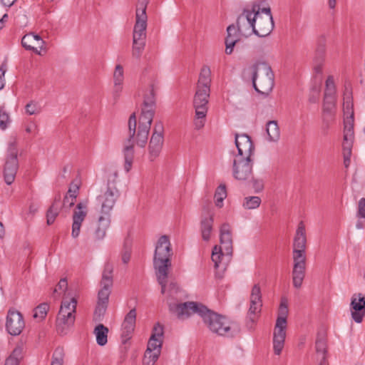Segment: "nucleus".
Masks as SVG:
<instances>
[{"label": "nucleus", "mask_w": 365, "mask_h": 365, "mask_svg": "<svg viewBox=\"0 0 365 365\" xmlns=\"http://www.w3.org/2000/svg\"><path fill=\"white\" fill-rule=\"evenodd\" d=\"M144 108L142 109L137 128L135 113H133L128 119V135L123 143V153L125 159L124 168L129 172L132 168L134 158V144L144 148L148 142L150 126L155 115L154 106L155 105V93L153 87L150 89L143 101Z\"/></svg>", "instance_id": "nucleus-1"}, {"label": "nucleus", "mask_w": 365, "mask_h": 365, "mask_svg": "<svg viewBox=\"0 0 365 365\" xmlns=\"http://www.w3.org/2000/svg\"><path fill=\"white\" fill-rule=\"evenodd\" d=\"M169 310L176 314L179 319H184L191 314H197L209 329L217 335L234 337L240 332V326L238 323L230 322L225 317L209 309L201 303L187 302L184 303L168 302Z\"/></svg>", "instance_id": "nucleus-2"}, {"label": "nucleus", "mask_w": 365, "mask_h": 365, "mask_svg": "<svg viewBox=\"0 0 365 365\" xmlns=\"http://www.w3.org/2000/svg\"><path fill=\"white\" fill-rule=\"evenodd\" d=\"M173 250L168 236L162 235L158 240L154 257L153 267L158 282L161 286V293H166V284L168 277V269L171 267Z\"/></svg>", "instance_id": "nucleus-3"}, {"label": "nucleus", "mask_w": 365, "mask_h": 365, "mask_svg": "<svg viewBox=\"0 0 365 365\" xmlns=\"http://www.w3.org/2000/svg\"><path fill=\"white\" fill-rule=\"evenodd\" d=\"M306 230L302 221L299 222L293 242V260L292 270L293 285L296 288L302 286L305 276L306 268Z\"/></svg>", "instance_id": "nucleus-4"}, {"label": "nucleus", "mask_w": 365, "mask_h": 365, "mask_svg": "<svg viewBox=\"0 0 365 365\" xmlns=\"http://www.w3.org/2000/svg\"><path fill=\"white\" fill-rule=\"evenodd\" d=\"M252 84L255 91L267 96L273 89L274 75L269 64L265 62L252 66Z\"/></svg>", "instance_id": "nucleus-5"}, {"label": "nucleus", "mask_w": 365, "mask_h": 365, "mask_svg": "<svg viewBox=\"0 0 365 365\" xmlns=\"http://www.w3.org/2000/svg\"><path fill=\"white\" fill-rule=\"evenodd\" d=\"M76 306L77 300L75 298H72L69 301L63 300L61 302L56 320V331L59 334H66L74 324Z\"/></svg>", "instance_id": "nucleus-6"}, {"label": "nucleus", "mask_w": 365, "mask_h": 365, "mask_svg": "<svg viewBox=\"0 0 365 365\" xmlns=\"http://www.w3.org/2000/svg\"><path fill=\"white\" fill-rule=\"evenodd\" d=\"M117 173H113L108 176L106 191L97 197V201L101 204V213L104 216H110L117 199L120 195L119 190L115 186Z\"/></svg>", "instance_id": "nucleus-7"}, {"label": "nucleus", "mask_w": 365, "mask_h": 365, "mask_svg": "<svg viewBox=\"0 0 365 365\" xmlns=\"http://www.w3.org/2000/svg\"><path fill=\"white\" fill-rule=\"evenodd\" d=\"M210 92V88L197 87L193 99V106L195 110V126L196 129H200L205 125Z\"/></svg>", "instance_id": "nucleus-8"}, {"label": "nucleus", "mask_w": 365, "mask_h": 365, "mask_svg": "<svg viewBox=\"0 0 365 365\" xmlns=\"http://www.w3.org/2000/svg\"><path fill=\"white\" fill-rule=\"evenodd\" d=\"M255 24L254 34L259 37L267 36L274 28V22L269 7L260 8L254 13Z\"/></svg>", "instance_id": "nucleus-9"}, {"label": "nucleus", "mask_w": 365, "mask_h": 365, "mask_svg": "<svg viewBox=\"0 0 365 365\" xmlns=\"http://www.w3.org/2000/svg\"><path fill=\"white\" fill-rule=\"evenodd\" d=\"M259 9V4L254 3L251 9L246 8L237 19V34L248 36L254 33L256 19L254 17L255 11Z\"/></svg>", "instance_id": "nucleus-10"}, {"label": "nucleus", "mask_w": 365, "mask_h": 365, "mask_svg": "<svg viewBox=\"0 0 365 365\" xmlns=\"http://www.w3.org/2000/svg\"><path fill=\"white\" fill-rule=\"evenodd\" d=\"M149 0H138L135 11V24L133 28V39L146 40V29L148 16L146 9Z\"/></svg>", "instance_id": "nucleus-11"}, {"label": "nucleus", "mask_w": 365, "mask_h": 365, "mask_svg": "<svg viewBox=\"0 0 365 365\" xmlns=\"http://www.w3.org/2000/svg\"><path fill=\"white\" fill-rule=\"evenodd\" d=\"M19 168L18 150L15 142L10 143L8 154L4 168V178L7 185H11L15 180Z\"/></svg>", "instance_id": "nucleus-12"}, {"label": "nucleus", "mask_w": 365, "mask_h": 365, "mask_svg": "<svg viewBox=\"0 0 365 365\" xmlns=\"http://www.w3.org/2000/svg\"><path fill=\"white\" fill-rule=\"evenodd\" d=\"M164 126L162 121L155 123L153 133L149 142V160L154 161L160 155L164 142Z\"/></svg>", "instance_id": "nucleus-13"}, {"label": "nucleus", "mask_w": 365, "mask_h": 365, "mask_svg": "<svg viewBox=\"0 0 365 365\" xmlns=\"http://www.w3.org/2000/svg\"><path fill=\"white\" fill-rule=\"evenodd\" d=\"M113 265L110 262L106 263L102 274L101 284L102 288L98 292V302L108 304L110 294V287L113 286Z\"/></svg>", "instance_id": "nucleus-14"}, {"label": "nucleus", "mask_w": 365, "mask_h": 365, "mask_svg": "<svg viewBox=\"0 0 365 365\" xmlns=\"http://www.w3.org/2000/svg\"><path fill=\"white\" fill-rule=\"evenodd\" d=\"M253 160L250 158L236 157L233 162V176L238 180H247L252 173Z\"/></svg>", "instance_id": "nucleus-15"}, {"label": "nucleus", "mask_w": 365, "mask_h": 365, "mask_svg": "<svg viewBox=\"0 0 365 365\" xmlns=\"http://www.w3.org/2000/svg\"><path fill=\"white\" fill-rule=\"evenodd\" d=\"M214 212L211 202L203 206L200 220V232L204 241H209L212 230L214 222Z\"/></svg>", "instance_id": "nucleus-16"}, {"label": "nucleus", "mask_w": 365, "mask_h": 365, "mask_svg": "<svg viewBox=\"0 0 365 365\" xmlns=\"http://www.w3.org/2000/svg\"><path fill=\"white\" fill-rule=\"evenodd\" d=\"M250 302L247 315L251 322L255 323L262 307L261 289L258 284H255L252 288Z\"/></svg>", "instance_id": "nucleus-17"}, {"label": "nucleus", "mask_w": 365, "mask_h": 365, "mask_svg": "<svg viewBox=\"0 0 365 365\" xmlns=\"http://www.w3.org/2000/svg\"><path fill=\"white\" fill-rule=\"evenodd\" d=\"M25 327L23 315L17 310L9 309L6 317V329L12 336L19 335Z\"/></svg>", "instance_id": "nucleus-18"}, {"label": "nucleus", "mask_w": 365, "mask_h": 365, "mask_svg": "<svg viewBox=\"0 0 365 365\" xmlns=\"http://www.w3.org/2000/svg\"><path fill=\"white\" fill-rule=\"evenodd\" d=\"M235 145L238 154L236 157L252 158L255 147L251 138L247 134H236Z\"/></svg>", "instance_id": "nucleus-19"}, {"label": "nucleus", "mask_w": 365, "mask_h": 365, "mask_svg": "<svg viewBox=\"0 0 365 365\" xmlns=\"http://www.w3.org/2000/svg\"><path fill=\"white\" fill-rule=\"evenodd\" d=\"M88 213V209L86 204L79 202L77 204L73 210L72 220V232L71 235L73 238H76L80 235L81 227Z\"/></svg>", "instance_id": "nucleus-20"}, {"label": "nucleus", "mask_w": 365, "mask_h": 365, "mask_svg": "<svg viewBox=\"0 0 365 365\" xmlns=\"http://www.w3.org/2000/svg\"><path fill=\"white\" fill-rule=\"evenodd\" d=\"M350 307L352 319L356 323H361L365 316V297L361 293L353 294Z\"/></svg>", "instance_id": "nucleus-21"}, {"label": "nucleus", "mask_w": 365, "mask_h": 365, "mask_svg": "<svg viewBox=\"0 0 365 365\" xmlns=\"http://www.w3.org/2000/svg\"><path fill=\"white\" fill-rule=\"evenodd\" d=\"M136 322V310L132 309L125 315V319L122 324V334L121 337L123 341L125 343L130 339L132 334L134 331Z\"/></svg>", "instance_id": "nucleus-22"}, {"label": "nucleus", "mask_w": 365, "mask_h": 365, "mask_svg": "<svg viewBox=\"0 0 365 365\" xmlns=\"http://www.w3.org/2000/svg\"><path fill=\"white\" fill-rule=\"evenodd\" d=\"M321 44L316 51L315 57L314 58V78L321 83L322 80V66L325 57V38L322 37Z\"/></svg>", "instance_id": "nucleus-23"}, {"label": "nucleus", "mask_w": 365, "mask_h": 365, "mask_svg": "<svg viewBox=\"0 0 365 365\" xmlns=\"http://www.w3.org/2000/svg\"><path fill=\"white\" fill-rule=\"evenodd\" d=\"M163 327L157 323L153 328L152 334L148 343L147 349L160 351L163 339Z\"/></svg>", "instance_id": "nucleus-24"}, {"label": "nucleus", "mask_w": 365, "mask_h": 365, "mask_svg": "<svg viewBox=\"0 0 365 365\" xmlns=\"http://www.w3.org/2000/svg\"><path fill=\"white\" fill-rule=\"evenodd\" d=\"M286 328L285 325H279L277 327L275 324L274 334H273V349L276 355H279L282 351L286 338Z\"/></svg>", "instance_id": "nucleus-25"}, {"label": "nucleus", "mask_w": 365, "mask_h": 365, "mask_svg": "<svg viewBox=\"0 0 365 365\" xmlns=\"http://www.w3.org/2000/svg\"><path fill=\"white\" fill-rule=\"evenodd\" d=\"M227 36L225 42L226 46L225 53L227 55H230L236 43L240 40V37L237 34L236 27L234 24H231L227 28Z\"/></svg>", "instance_id": "nucleus-26"}, {"label": "nucleus", "mask_w": 365, "mask_h": 365, "mask_svg": "<svg viewBox=\"0 0 365 365\" xmlns=\"http://www.w3.org/2000/svg\"><path fill=\"white\" fill-rule=\"evenodd\" d=\"M335 103L323 104L322 108V128L327 130L330 123L334 121L335 116Z\"/></svg>", "instance_id": "nucleus-27"}, {"label": "nucleus", "mask_w": 365, "mask_h": 365, "mask_svg": "<svg viewBox=\"0 0 365 365\" xmlns=\"http://www.w3.org/2000/svg\"><path fill=\"white\" fill-rule=\"evenodd\" d=\"M61 200V195L57 194L55 196L51 205L49 207L46 212L47 224L48 225H52L54 222L56 217L59 214V212L62 207Z\"/></svg>", "instance_id": "nucleus-28"}, {"label": "nucleus", "mask_w": 365, "mask_h": 365, "mask_svg": "<svg viewBox=\"0 0 365 365\" xmlns=\"http://www.w3.org/2000/svg\"><path fill=\"white\" fill-rule=\"evenodd\" d=\"M354 139V125H344V142H343V154H351V148Z\"/></svg>", "instance_id": "nucleus-29"}, {"label": "nucleus", "mask_w": 365, "mask_h": 365, "mask_svg": "<svg viewBox=\"0 0 365 365\" xmlns=\"http://www.w3.org/2000/svg\"><path fill=\"white\" fill-rule=\"evenodd\" d=\"M123 68L121 65H116L113 73L114 88L113 96L118 98L122 91V84L123 82Z\"/></svg>", "instance_id": "nucleus-30"}, {"label": "nucleus", "mask_w": 365, "mask_h": 365, "mask_svg": "<svg viewBox=\"0 0 365 365\" xmlns=\"http://www.w3.org/2000/svg\"><path fill=\"white\" fill-rule=\"evenodd\" d=\"M110 216L101 215L98 218V226L94 232V237L96 240H103L106 234V230L110 226Z\"/></svg>", "instance_id": "nucleus-31"}, {"label": "nucleus", "mask_w": 365, "mask_h": 365, "mask_svg": "<svg viewBox=\"0 0 365 365\" xmlns=\"http://www.w3.org/2000/svg\"><path fill=\"white\" fill-rule=\"evenodd\" d=\"M288 313L289 309L287 299L285 297H282L281 299L280 304L278 309V314L275 324L277 325V327H279V325L287 326V318L288 316Z\"/></svg>", "instance_id": "nucleus-32"}, {"label": "nucleus", "mask_w": 365, "mask_h": 365, "mask_svg": "<svg viewBox=\"0 0 365 365\" xmlns=\"http://www.w3.org/2000/svg\"><path fill=\"white\" fill-rule=\"evenodd\" d=\"M316 351L318 355H321V360L319 365H327V341L324 336H318L315 344Z\"/></svg>", "instance_id": "nucleus-33"}, {"label": "nucleus", "mask_w": 365, "mask_h": 365, "mask_svg": "<svg viewBox=\"0 0 365 365\" xmlns=\"http://www.w3.org/2000/svg\"><path fill=\"white\" fill-rule=\"evenodd\" d=\"M210 83H211L210 68L207 66H204L201 68L197 87H200V88L206 87L207 88H210Z\"/></svg>", "instance_id": "nucleus-34"}, {"label": "nucleus", "mask_w": 365, "mask_h": 365, "mask_svg": "<svg viewBox=\"0 0 365 365\" xmlns=\"http://www.w3.org/2000/svg\"><path fill=\"white\" fill-rule=\"evenodd\" d=\"M96 336V342L100 346H104L108 341V329L103 324L97 325L94 329Z\"/></svg>", "instance_id": "nucleus-35"}, {"label": "nucleus", "mask_w": 365, "mask_h": 365, "mask_svg": "<svg viewBox=\"0 0 365 365\" xmlns=\"http://www.w3.org/2000/svg\"><path fill=\"white\" fill-rule=\"evenodd\" d=\"M267 133L269 141L276 142L279 139L280 131L276 120H270L267 123Z\"/></svg>", "instance_id": "nucleus-36"}, {"label": "nucleus", "mask_w": 365, "mask_h": 365, "mask_svg": "<svg viewBox=\"0 0 365 365\" xmlns=\"http://www.w3.org/2000/svg\"><path fill=\"white\" fill-rule=\"evenodd\" d=\"M23 358V349L18 346L14 349L11 355L6 359L4 365H19Z\"/></svg>", "instance_id": "nucleus-37"}, {"label": "nucleus", "mask_w": 365, "mask_h": 365, "mask_svg": "<svg viewBox=\"0 0 365 365\" xmlns=\"http://www.w3.org/2000/svg\"><path fill=\"white\" fill-rule=\"evenodd\" d=\"M225 256H226V255L223 252L221 246L215 245L213 247L212 260L214 262L215 269H218L222 266Z\"/></svg>", "instance_id": "nucleus-38"}, {"label": "nucleus", "mask_w": 365, "mask_h": 365, "mask_svg": "<svg viewBox=\"0 0 365 365\" xmlns=\"http://www.w3.org/2000/svg\"><path fill=\"white\" fill-rule=\"evenodd\" d=\"M145 43L146 40L145 39L133 38L132 56L133 58H140L145 49Z\"/></svg>", "instance_id": "nucleus-39"}, {"label": "nucleus", "mask_w": 365, "mask_h": 365, "mask_svg": "<svg viewBox=\"0 0 365 365\" xmlns=\"http://www.w3.org/2000/svg\"><path fill=\"white\" fill-rule=\"evenodd\" d=\"M35 38L33 37V33H29L26 35H24L21 39V45L22 46L28 50V51H32L38 54L40 53L37 50V48L35 47Z\"/></svg>", "instance_id": "nucleus-40"}, {"label": "nucleus", "mask_w": 365, "mask_h": 365, "mask_svg": "<svg viewBox=\"0 0 365 365\" xmlns=\"http://www.w3.org/2000/svg\"><path fill=\"white\" fill-rule=\"evenodd\" d=\"M160 354V351H151L146 349L143 363V365H154Z\"/></svg>", "instance_id": "nucleus-41"}, {"label": "nucleus", "mask_w": 365, "mask_h": 365, "mask_svg": "<svg viewBox=\"0 0 365 365\" xmlns=\"http://www.w3.org/2000/svg\"><path fill=\"white\" fill-rule=\"evenodd\" d=\"M261 202V198L258 196L246 197L244 198L242 206L247 210L256 209L260 205Z\"/></svg>", "instance_id": "nucleus-42"}, {"label": "nucleus", "mask_w": 365, "mask_h": 365, "mask_svg": "<svg viewBox=\"0 0 365 365\" xmlns=\"http://www.w3.org/2000/svg\"><path fill=\"white\" fill-rule=\"evenodd\" d=\"M227 197L226 186L225 185H219L215 192V205L218 207H222L223 200Z\"/></svg>", "instance_id": "nucleus-43"}, {"label": "nucleus", "mask_w": 365, "mask_h": 365, "mask_svg": "<svg viewBox=\"0 0 365 365\" xmlns=\"http://www.w3.org/2000/svg\"><path fill=\"white\" fill-rule=\"evenodd\" d=\"M65 351L63 347L58 346L55 349L51 358V365H63Z\"/></svg>", "instance_id": "nucleus-44"}, {"label": "nucleus", "mask_w": 365, "mask_h": 365, "mask_svg": "<svg viewBox=\"0 0 365 365\" xmlns=\"http://www.w3.org/2000/svg\"><path fill=\"white\" fill-rule=\"evenodd\" d=\"M220 243L232 242V230L229 224L224 223L221 226L220 230Z\"/></svg>", "instance_id": "nucleus-45"}, {"label": "nucleus", "mask_w": 365, "mask_h": 365, "mask_svg": "<svg viewBox=\"0 0 365 365\" xmlns=\"http://www.w3.org/2000/svg\"><path fill=\"white\" fill-rule=\"evenodd\" d=\"M49 309V306L47 303H42L38 307H36L34 309V318L39 319V320H43L48 312Z\"/></svg>", "instance_id": "nucleus-46"}, {"label": "nucleus", "mask_w": 365, "mask_h": 365, "mask_svg": "<svg viewBox=\"0 0 365 365\" xmlns=\"http://www.w3.org/2000/svg\"><path fill=\"white\" fill-rule=\"evenodd\" d=\"M11 123V118L9 113L5 110L4 106L0 108V128L6 130Z\"/></svg>", "instance_id": "nucleus-47"}, {"label": "nucleus", "mask_w": 365, "mask_h": 365, "mask_svg": "<svg viewBox=\"0 0 365 365\" xmlns=\"http://www.w3.org/2000/svg\"><path fill=\"white\" fill-rule=\"evenodd\" d=\"M131 254V242L128 239H126L124 242L123 249L121 253V259L124 264L128 263L130 259Z\"/></svg>", "instance_id": "nucleus-48"}, {"label": "nucleus", "mask_w": 365, "mask_h": 365, "mask_svg": "<svg viewBox=\"0 0 365 365\" xmlns=\"http://www.w3.org/2000/svg\"><path fill=\"white\" fill-rule=\"evenodd\" d=\"M107 304L98 303L94 312V319L96 321H101L102 317L106 313Z\"/></svg>", "instance_id": "nucleus-49"}, {"label": "nucleus", "mask_w": 365, "mask_h": 365, "mask_svg": "<svg viewBox=\"0 0 365 365\" xmlns=\"http://www.w3.org/2000/svg\"><path fill=\"white\" fill-rule=\"evenodd\" d=\"M25 109L26 113H28L29 115H34L40 113L41 111L40 106L38 105L37 103L34 101H31L30 103H27L25 107Z\"/></svg>", "instance_id": "nucleus-50"}, {"label": "nucleus", "mask_w": 365, "mask_h": 365, "mask_svg": "<svg viewBox=\"0 0 365 365\" xmlns=\"http://www.w3.org/2000/svg\"><path fill=\"white\" fill-rule=\"evenodd\" d=\"M222 245V250L223 252L226 255V257H227L228 260L230 259V257L232 255L233 252V246H232V242H225L221 243Z\"/></svg>", "instance_id": "nucleus-51"}, {"label": "nucleus", "mask_w": 365, "mask_h": 365, "mask_svg": "<svg viewBox=\"0 0 365 365\" xmlns=\"http://www.w3.org/2000/svg\"><path fill=\"white\" fill-rule=\"evenodd\" d=\"M79 184L72 182L68 188V192L66 195L73 197V199H76L78 191H79Z\"/></svg>", "instance_id": "nucleus-52"}, {"label": "nucleus", "mask_w": 365, "mask_h": 365, "mask_svg": "<svg viewBox=\"0 0 365 365\" xmlns=\"http://www.w3.org/2000/svg\"><path fill=\"white\" fill-rule=\"evenodd\" d=\"M357 217L359 218H365V198L364 197L359 201Z\"/></svg>", "instance_id": "nucleus-53"}, {"label": "nucleus", "mask_w": 365, "mask_h": 365, "mask_svg": "<svg viewBox=\"0 0 365 365\" xmlns=\"http://www.w3.org/2000/svg\"><path fill=\"white\" fill-rule=\"evenodd\" d=\"M7 70V63L5 60L0 66V90H1L4 86V75Z\"/></svg>", "instance_id": "nucleus-54"}, {"label": "nucleus", "mask_w": 365, "mask_h": 365, "mask_svg": "<svg viewBox=\"0 0 365 365\" xmlns=\"http://www.w3.org/2000/svg\"><path fill=\"white\" fill-rule=\"evenodd\" d=\"M252 187L255 192H260L264 189V182L262 179H252Z\"/></svg>", "instance_id": "nucleus-55"}, {"label": "nucleus", "mask_w": 365, "mask_h": 365, "mask_svg": "<svg viewBox=\"0 0 365 365\" xmlns=\"http://www.w3.org/2000/svg\"><path fill=\"white\" fill-rule=\"evenodd\" d=\"M178 290L179 287L177 283L171 282L168 285V289L167 291L168 297H173L174 295L178 293Z\"/></svg>", "instance_id": "nucleus-56"}, {"label": "nucleus", "mask_w": 365, "mask_h": 365, "mask_svg": "<svg viewBox=\"0 0 365 365\" xmlns=\"http://www.w3.org/2000/svg\"><path fill=\"white\" fill-rule=\"evenodd\" d=\"M75 202L76 199H73V197L66 195L63 198L61 207L65 208H71L75 205Z\"/></svg>", "instance_id": "nucleus-57"}, {"label": "nucleus", "mask_w": 365, "mask_h": 365, "mask_svg": "<svg viewBox=\"0 0 365 365\" xmlns=\"http://www.w3.org/2000/svg\"><path fill=\"white\" fill-rule=\"evenodd\" d=\"M68 283L66 279L63 278L61 279L59 282L58 283L56 287L53 290V293H56L58 292V290L65 292L67 289Z\"/></svg>", "instance_id": "nucleus-58"}, {"label": "nucleus", "mask_w": 365, "mask_h": 365, "mask_svg": "<svg viewBox=\"0 0 365 365\" xmlns=\"http://www.w3.org/2000/svg\"><path fill=\"white\" fill-rule=\"evenodd\" d=\"M327 88H335L334 81L332 76H329L326 81Z\"/></svg>", "instance_id": "nucleus-59"}, {"label": "nucleus", "mask_w": 365, "mask_h": 365, "mask_svg": "<svg viewBox=\"0 0 365 365\" xmlns=\"http://www.w3.org/2000/svg\"><path fill=\"white\" fill-rule=\"evenodd\" d=\"M336 88H325L324 96L335 97Z\"/></svg>", "instance_id": "nucleus-60"}, {"label": "nucleus", "mask_w": 365, "mask_h": 365, "mask_svg": "<svg viewBox=\"0 0 365 365\" xmlns=\"http://www.w3.org/2000/svg\"><path fill=\"white\" fill-rule=\"evenodd\" d=\"M351 154H343L344 156V164L346 168H348L350 165L351 162Z\"/></svg>", "instance_id": "nucleus-61"}, {"label": "nucleus", "mask_w": 365, "mask_h": 365, "mask_svg": "<svg viewBox=\"0 0 365 365\" xmlns=\"http://www.w3.org/2000/svg\"><path fill=\"white\" fill-rule=\"evenodd\" d=\"M335 103V97L324 96L323 104Z\"/></svg>", "instance_id": "nucleus-62"}, {"label": "nucleus", "mask_w": 365, "mask_h": 365, "mask_svg": "<svg viewBox=\"0 0 365 365\" xmlns=\"http://www.w3.org/2000/svg\"><path fill=\"white\" fill-rule=\"evenodd\" d=\"M16 0H1V3L7 7L11 6Z\"/></svg>", "instance_id": "nucleus-63"}, {"label": "nucleus", "mask_w": 365, "mask_h": 365, "mask_svg": "<svg viewBox=\"0 0 365 365\" xmlns=\"http://www.w3.org/2000/svg\"><path fill=\"white\" fill-rule=\"evenodd\" d=\"M33 37L35 38V43L39 44V43H44V41L41 39V36L38 34H34L33 33Z\"/></svg>", "instance_id": "nucleus-64"}]
</instances>
